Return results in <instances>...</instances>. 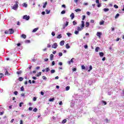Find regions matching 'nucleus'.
<instances>
[{
    "label": "nucleus",
    "instance_id": "nucleus-20",
    "mask_svg": "<svg viewBox=\"0 0 124 124\" xmlns=\"http://www.w3.org/2000/svg\"><path fill=\"white\" fill-rule=\"evenodd\" d=\"M62 34H59L57 36V38H58L59 39L62 38Z\"/></svg>",
    "mask_w": 124,
    "mask_h": 124
},
{
    "label": "nucleus",
    "instance_id": "nucleus-11",
    "mask_svg": "<svg viewBox=\"0 0 124 124\" xmlns=\"http://www.w3.org/2000/svg\"><path fill=\"white\" fill-rule=\"evenodd\" d=\"M70 17H71L72 20L74 19V17H75L74 14V13H72L71 15H70Z\"/></svg>",
    "mask_w": 124,
    "mask_h": 124
},
{
    "label": "nucleus",
    "instance_id": "nucleus-45",
    "mask_svg": "<svg viewBox=\"0 0 124 124\" xmlns=\"http://www.w3.org/2000/svg\"><path fill=\"white\" fill-rule=\"evenodd\" d=\"M14 93L15 94V95H17L18 94V92L15 91L14 92Z\"/></svg>",
    "mask_w": 124,
    "mask_h": 124
},
{
    "label": "nucleus",
    "instance_id": "nucleus-40",
    "mask_svg": "<svg viewBox=\"0 0 124 124\" xmlns=\"http://www.w3.org/2000/svg\"><path fill=\"white\" fill-rule=\"evenodd\" d=\"M42 78L44 80H47V78L44 76L42 77Z\"/></svg>",
    "mask_w": 124,
    "mask_h": 124
},
{
    "label": "nucleus",
    "instance_id": "nucleus-29",
    "mask_svg": "<svg viewBox=\"0 0 124 124\" xmlns=\"http://www.w3.org/2000/svg\"><path fill=\"white\" fill-rule=\"evenodd\" d=\"M73 25L74 26H75V25H77V22H76V21H73Z\"/></svg>",
    "mask_w": 124,
    "mask_h": 124
},
{
    "label": "nucleus",
    "instance_id": "nucleus-19",
    "mask_svg": "<svg viewBox=\"0 0 124 124\" xmlns=\"http://www.w3.org/2000/svg\"><path fill=\"white\" fill-rule=\"evenodd\" d=\"M42 73L41 72H39L37 75V77H39V76H41Z\"/></svg>",
    "mask_w": 124,
    "mask_h": 124
},
{
    "label": "nucleus",
    "instance_id": "nucleus-5",
    "mask_svg": "<svg viewBox=\"0 0 124 124\" xmlns=\"http://www.w3.org/2000/svg\"><path fill=\"white\" fill-rule=\"evenodd\" d=\"M10 34H12L14 33V30L13 29H10L9 30Z\"/></svg>",
    "mask_w": 124,
    "mask_h": 124
},
{
    "label": "nucleus",
    "instance_id": "nucleus-43",
    "mask_svg": "<svg viewBox=\"0 0 124 124\" xmlns=\"http://www.w3.org/2000/svg\"><path fill=\"white\" fill-rule=\"evenodd\" d=\"M51 34L52 36H55V35H56V33H55V32H52Z\"/></svg>",
    "mask_w": 124,
    "mask_h": 124
},
{
    "label": "nucleus",
    "instance_id": "nucleus-26",
    "mask_svg": "<svg viewBox=\"0 0 124 124\" xmlns=\"http://www.w3.org/2000/svg\"><path fill=\"white\" fill-rule=\"evenodd\" d=\"M98 50H99V47L97 46L96 47L95 51V52H98Z\"/></svg>",
    "mask_w": 124,
    "mask_h": 124
},
{
    "label": "nucleus",
    "instance_id": "nucleus-47",
    "mask_svg": "<svg viewBox=\"0 0 124 124\" xmlns=\"http://www.w3.org/2000/svg\"><path fill=\"white\" fill-rule=\"evenodd\" d=\"M26 43H30L31 42V41L29 40H27L25 41Z\"/></svg>",
    "mask_w": 124,
    "mask_h": 124
},
{
    "label": "nucleus",
    "instance_id": "nucleus-6",
    "mask_svg": "<svg viewBox=\"0 0 124 124\" xmlns=\"http://www.w3.org/2000/svg\"><path fill=\"white\" fill-rule=\"evenodd\" d=\"M58 47V44H57L56 43H54L53 45L52 46V48H54V49H56Z\"/></svg>",
    "mask_w": 124,
    "mask_h": 124
},
{
    "label": "nucleus",
    "instance_id": "nucleus-18",
    "mask_svg": "<svg viewBox=\"0 0 124 124\" xmlns=\"http://www.w3.org/2000/svg\"><path fill=\"white\" fill-rule=\"evenodd\" d=\"M90 26V23L86 22L85 24V26L86 28H88Z\"/></svg>",
    "mask_w": 124,
    "mask_h": 124
},
{
    "label": "nucleus",
    "instance_id": "nucleus-57",
    "mask_svg": "<svg viewBox=\"0 0 124 124\" xmlns=\"http://www.w3.org/2000/svg\"><path fill=\"white\" fill-rule=\"evenodd\" d=\"M47 48H50V47H51V45H50V44H47Z\"/></svg>",
    "mask_w": 124,
    "mask_h": 124
},
{
    "label": "nucleus",
    "instance_id": "nucleus-59",
    "mask_svg": "<svg viewBox=\"0 0 124 124\" xmlns=\"http://www.w3.org/2000/svg\"><path fill=\"white\" fill-rule=\"evenodd\" d=\"M62 7H63L64 8H65L66 7L65 6V5L64 4H63L62 5Z\"/></svg>",
    "mask_w": 124,
    "mask_h": 124
},
{
    "label": "nucleus",
    "instance_id": "nucleus-12",
    "mask_svg": "<svg viewBox=\"0 0 124 124\" xmlns=\"http://www.w3.org/2000/svg\"><path fill=\"white\" fill-rule=\"evenodd\" d=\"M38 31V28H35L33 30L32 32H36V31Z\"/></svg>",
    "mask_w": 124,
    "mask_h": 124
},
{
    "label": "nucleus",
    "instance_id": "nucleus-56",
    "mask_svg": "<svg viewBox=\"0 0 124 124\" xmlns=\"http://www.w3.org/2000/svg\"><path fill=\"white\" fill-rule=\"evenodd\" d=\"M33 101H36V97H33Z\"/></svg>",
    "mask_w": 124,
    "mask_h": 124
},
{
    "label": "nucleus",
    "instance_id": "nucleus-21",
    "mask_svg": "<svg viewBox=\"0 0 124 124\" xmlns=\"http://www.w3.org/2000/svg\"><path fill=\"white\" fill-rule=\"evenodd\" d=\"M66 49H69V48H70V46H69V44H67L66 45Z\"/></svg>",
    "mask_w": 124,
    "mask_h": 124
},
{
    "label": "nucleus",
    "instance_id": "nucleus-36",
    "mask_svg": "<svg viewBox=\"0 0 124 124\" xmlns=\"http://www.w3.org/2000/svg\"><path fill=\"white\" fill-rule=\"evenodd\" d=\"M81 69H86V67L84 65H81Z\"/></svg>",
    "mask_w": 124,
    "mask_h": 124
},
{
    "label": "nucleus",
    "instance_id": "nucleus-53",
    "mask_svg": "<svg viewBox=\"0 0 124 124\" xmlns=\"http://www.w3.org/2000/svg\"><path fill=\"white\" fill-rule=\"evenodd\" d=\"M59 57H62V53L60 52L59 54Z\"/></svg>",
    "mask_w": 124,
    "mask_h": 124
},
{
    "label": "nucleus",
    "instance_id": "nucleus-60",
    "mask_svg": "<svg viewBox=\"0 0 124 124\" xmlns=\"http://www.w3.org/2000/svg\"><path fill=\"white\" fill-rule=\"evenodd\" d=\"M55 80H58V79H59V76L56 77L55 78Z\"/></svg>",
    "mask_w": 124,
    "mask_h": 124
},
{
    "label": "nucleus",
    "instance_id": "nucleus-9",
    "mask_svg": "<svg viewBox=\"0 0 124 124\" xmlns=\"http://www.w3.org/2000/svg\"><path fill=\"white\" fill-rule=\"evenodd\" d=\"M105 22L104 21V20H102L99 22V25H100V26L102 25H104V23Z\"/></svg>",
    "mask_w": 124,
    "mask_h": 124
},
{
    "label": "nucleus",
    "instance_id": "nucleus-34",
    "mask_svg": "<svg viewBox=\"0 0 124 124\" xmlns=\"http://www.w3.org/2000/svg\"><path fill=\"white\" fill-rule=\"evenodd\" d=\"M16 73L18 75H20V74H22V71H17Z\"/></svg>",
    "mask_w": 124,
    "mask_h": 124
},
{
    "label": "nucleus",
    "instance_id": "nucleus-35",
    "mask_svg": "<svg viewBox=\"0 0 124 124\" xmlns=\"http://www.w3.org/2000/svg\"><path fill=\"white\" fill-rule=\"evenodd\" d=\"M50 72L51 74L55 73V72H56V71L55 70H51L50 71Z\"/></svg>",
    "mask_w": 124,
    "mask_h": 124
},
{
    "label": "nucleus",
    "instance_id": "nucleus-15",
    "mask_svg": "<svg viewBox=\"0 0 124 124\" xmlns=\"http://www.w3.org/2000/svg\"><path fill=\"white\" fill-rule=\"evenodd\" d=\"M54 100H55V98H49V101H50V102H53Z\"/></svg>",
    "mask_w": 124,
    "mask_h": 124
},
{
    "label": "nucleus",
    "instance_id": "nucleus-44",
    "mask_svg": "<svg viewBox=\"0 0 124 124\" xmlns=\"http://www.w3.org/2000/svg\"><path fill=\"white\" fill-rule=\"evenodd\" d=\"M66 34H67V35H68V36H70L71 35H72V34H71V33H66Z\"/></svg>",
    "mask_w": 124,
    "mask_h": 124
},
{
    "label": "nucleus",
    "instance_id": "nucleus-2",
    "mask_svg": "<svg viewBox=\"0 0 124 124\" xmlns=\"http://www.w3.org/2000/svg\"><path fill=\"white\" fill-rule=\"evenodd\" d=\"M14 10H17L18 9V1H16V4L12 6Z\"/></svg>",
    "mask_w": 124,
    "mask_h": 124
},
{
    "label": "nucleus",
    "instance_id": "nucleus-7",
    "mask_svg": "<svg viewBox=\"0 0 124 124\" xmlns=\"http://www.w3.org/2000/svg\"><path fill=\"white\" fill-rule=\"evenodd\" d=\"M73 60H74V58H73L72 59H71V60L70 61H68V64H70L71 63H73L74 62H73Z\"/></svg>",
    "mask_w": 124,
    "mask_h": 124
},
{
    "label": "nucleus",
    "instance_id": "nucleus-38",
    "mask_svg": "<svg viewBox=\"0 0 124 124\" xmlns=\"http://www.w3.org/2000/svg\"><path fill=\"white\" fill-rule=\"evenodd\" d=\"M21 92H24V91H25V89L24 88V87H22L20 89Z\"/></svg>",
    "mask_w": 124,
    "mask_h": 124
},
{
    "label": "nucleus",
    "instance_id": "nucleus-51",
    "mask_svg": "<svg viewBox=\"0 0 124 124\" xmlns=\"http://www.w3.org/2000/svg\"><path fill=\"white\" fill-rule=\"evenodd\" d=\"M97 7H101V4H100V3L97 4Z\"/></svg>",
    "mask_w": 124,
    "mask_h": 124
},
{
    "label": "nucleus",
    "instance_id": "nucleus-4",
    "mask_svg": "<svg viewBox=\"0 0 124 124\" xmlns=\"http://www.w3.org/2000/svg\"><path fill=\"white\" fill-rule=\"evenodd\" d=\"M96 35L99 37V38H100L101 36L102 35V33L101 32H97Z\"/></svg>",
    "mask_w": 124,
    "mask_h": 124
},
{
    "label": "nucleus",
    "instance_id": "nucleus-50",
    "mask_svg": "<svg viewBox=\"0 0 124 124\" xmlns=\"http://www.w3.org/2000/svg\"><path fill=\"white\" fill-rule=\"evenodd\" d=\"M85 18H86V16L83 15L82 16V20H85Z\"/></svg>",
    "mask_w": 124,
    "mask_h": 124
},
{
    "label": "nucleus",
    "instance_id": "nucleus-33",
    "mask_svg": "<svg viewBox=\"0 0 124 124\" xmlns=\"http://www.w3.org/2000/svg\"><path fill=\"white\" fill-rule=\"evenodd\" d=\"M5 75L9 76L10 75V74L8 73V71H6V72L5 73Z\"/></svg>",
    "mask_w": 124,
    "mask_h": 124
},
{
    "label": "nucleus",
    "instance_id": "nucleus-58",
    "mask_svg": "<svg viewBox=\"0 0 124 124\" xmlns=\"http://www.w3.org/2000/svg\"><path fill=\"white\" fill-rule=\"evenodd\" d=\"M29 111H31L32 110V108H31V107L29 108Z\"/></svg>",
    "mask_w": 124,
    "mask_h": 124
},
{
    "label": "nucleus",
    "instance_id": "nucleus-62",
    "mask_svg": "<svg viewBox=\"0 0 124 124\" xmlns=\"http://www.w3.org/2000/svg\"><path fill=\"white\" fill-rule=\"evenodd\" d=\"M96 3H99V0H96Z\"/></svg>",
    "mask_w": 124,
    "mask_h": 124
},
{
    "label": "nucleus",
    "instance_id": "nucleus-28",
    "mask_svg": "<svg viewBox=\"0 0 124 124\" xmlns=\"http://www.w3.org/2000/svg\"><path fill=\"white\" fill-rule=\"evenodd\" d=\"M75 11L76 12H79L81 11V9H76V10H75Z\"/></svg>",
    "mask_w": 124,
    "mask_h": 124
},
{
    "label": "nucleus",
    "instance_id": "nucleus-30",
    "mask_svg": "<svg viewBox=\"0 0 124 124\" xmlns=\"http://www.w3.org/2000/svg\"><path fill=\"white\" fill-rule=\"evenodd\" d=\"M46 5H47V2H46L45 3V4H44V5L43 6V8H45V7H46Z\"/></svg>",
    "mask_w": 124,
    "mask_h": 124
},
{
    "label": "nucleus",
    "instance_id": "nucleus-55",
    "mask_svg": "<svg viewBox=\"0 0 124 124\" xmlns=\"http://www.w3.org/2000/svg\"><path fill=\"white\" fill-rule=\"evenodd\" d=\"M33 111V112H36V111H37V108H34Z\"/></svg>",
    "mask_w": 124,
    "mask_h": 124
},
{
    "label": "nucleus",
    "instance_id": "nucleus-22",
    "mask_svg": "<svg viewBox=\"0 0 124 124\" xmlns=\"http://www.w3.org/2000/svg\"><path fill=\"white\" fill-rule=\"evenodd\" d=\"M21 37H22V38H24V39H25V38H26V37H27V36L23 34L21 35Z\"/></svg>",
    "mask_w": 124,
    "mask_h": 124
},
{
    "label": "nucleus",
    "instance_id": "nucleus-10",
    "mask_svg": "<svg viewBox=\"0 0 124 124\" xmlns=\"http://www.w3.org/2000/svg\"><path fill=\"white\" fill-rule=\"evenodd\" d=\"M61 46H63L64 45V41H62L60 43Z\"/></svg>",
    "mask_w": 124,
    "mask_h": 124
},
{
    "label": "nucleus",
    "instance_id": "nucleus-3",
    "mask_svg": "<svg viewBox=\"0 0 124 124\" xmlns=\"http://www.w3.org/2000/svg\"><path fill=\"white\" fill-rule=\"evenodd\" d=\"M30 16H27V15H25L23 16V19H24V20H26V21H29V20H30Z\"/></svg>",
    "mask_w": 124,
    "mask_h": 124
},
{
    "label": "nucleus",
    "instance_id": "nucleus-37",
    "mask_svg": "<svg viewBox=\"0 0 124 124\" xmlns=\"http://www.w3.org/2000/svg\"><path fill=\"white\" fill-rule=\"evenodd\" d=\"M119 16H120V14H117V15H116L115 18V19H117L118 17H119Z\"/></svg>",
    "mask_w": 124,
    "mask_h": 124
},
{
    "label": "nucleus",
    "instance_id": "nucleus-63",
    "mask_svg": "<svg viewBox=\"0 0 124 124\" xmlns=\"http://www.w3.org/2000/svg\"><path fill=\"white\" fill-rule=\"evenodd\" d=\"M20 124H23V120H20Z\"/></svg>",
    "mask_w": 124,
    "mask_h": 124
},
{
    "label": "nucleus",
    "instance_id": "nucleus-54",
    "mask_svg": "<svg viewBox=\"0 0 124 124\" xmlns=\"http://www.w3.org/2000/svg\"><path fill=\"white\" fill-rule=\"evenodd\" d=\"M86 14L88 15V16H90V15H91V13H90V12H87Z\"/></svg>",
    "mask_w": 124,
    "mask_h": 124
},
{
    "label": "nucleus",
    "instance_id": "nucleus-42",
    "mask_svg": "<svg viewBox=\"0 0 124 124\" xmlns=\"http://www.w3.org/2000/svg\"><path fill=\"white\" fill-rule=\"evenodd\" d=\"M46 14H49L50 13V11H48V10H46Z\"/></svg>",
    "mask_w": 124,
    "mask_h": 124
},
{
    "label": "nucleus",
    "instance_id": "nucleus-13",
    "mask_svg": "<svg viewBox=\"0 0 124 124\" xmlns=\"http://www.w3.org/2000/svg\"><path fill=\"white\" fill-rule=\"evenodd\" d=\"M99 54L100 57H103V56H104V53H103V52H99Z\"/></svg>",
    "mask_w": 124,
    "mask_h": 124
},
{
    "label": "nucleus",
    "instance_id": "nucleus-25",
    "mask_svg": "<svg viewBox=\"0 0 124 124\" xmlns=\"http://www.w3.org/2000/svg\"><path fill=\"white\" fill-rule=\"evenodd\" d=\"M93 69V66H92V65H90L89 67V69L88 70L89 72H90V71H91V70H92Z\"/></svg>",
    "mask_w": 124,
    "mask_h": 124
},
{
    "label": "nucleus",
    "instance_id": "nucleus-46",
    "mask_svg": "<svg viewBox=\"0 0 124 124\" xmlns=\"http://www.w3.org/2000/svg\"><path fill=\"white\" fill-rule=\"evenodd\" d=\"M23 104H24V103L21 102L19 103V107H22V105H23Z\"/></svg>",
    "mask_w": 124,
    "mask_h": 124
},
{
    "label": "nucleus",
    "instance_id": "nucleus-31",
    "mask_svg": "<svg viewBox=\"0 0 124 124\" xmlns=\"http://www.w3.org/2000/svg\"><path fill=\"white\" fill-rule=\"evenodd\" d=\"M5 34H10L9 30V31H5Z\"/></svg>",
    "mask_w": 124,
    "mask_h": 124
},
{
    "label": "nucleus",
    "instance_id": "nucleus-1",
    "mask_svg": "<svg viewBox=\"0 0 124 124\" xmlns=\"http://www.w3.org/2000/svg\"><path fill=\"white\" fill-rule=\"evenodd\" d=\"M84 27H85V21H84V20L81 21V25L80 27H78V31H82L83 30V28H84Z\"/></svg>",
    "mask_w": 124,
    "mask_h": 124
},
{
    "label": "nucleus",
    "instance_id": "nucleus-48",
    "mask_svg": "<svg viewBox=\"0 0 124 124\" xmlns=\"http://www.w3.org/2000/svg\"><path fill=\"white\" fill-rule=\"evenodd\" d=\"M45 70L46 72H48V71H49L50 70L49 69V68H46Z\"/></svg>",
    "mask_w": 124,
    "mask_h": 124
},
{
    "label": "nucleus",
    "instance_id": "nucleus-41",
    "mask_svg": "<svg viewBox=\"0 0 124 124\" xmlns=\"http://www.w3.org/2000/svg\"><path fill=\"white\" fill-rule=\"evenodd\" d=\"M61 14H65V11L63 10L61 12Z\"/></svg>",
    "mask_w": 124,
    "mask_h": 124
},
{
    "label": "nucleus",
    "instance_id": "nucleus-64",
    "mask_svg": "<svg viewBox=\"0 0 124 124\" xmlns=\"http://www.w3.org/2000/svg\"><path fill=\"white\" fill-rule=\"evenodd\" d=\"M52 65H55V62L53 61L52 62Z\"/></svg>",
    "mask_w": 124,
    "mask_h": 124
},
{
    "label": "nucleus",
    "instance_id": "nucleus-39",
    "mask_svg": "<svg viewBox=\"0 0 124 124\" xmlns=\"http://www.w3.org/2000/svg\"><path fill=\"white\" fill-rule=\"evenodd\" d=\"M2 77H3V74L0 73V78H2Z\"/></svg>",
    "mask_w": 124,
    "mask_h": 124
},
{
    "label": "nucleus",
    "instance_id": "nucleus-23",
    "mask_svg": "<svg viewBox=\"0 0 124 124\" xmlns=\"http://www.w3.org/2000/svg\"><path fill=\"white\" fill-rule=\"evenodd\" d=\"M101 102L102 104H104V105H106V104H107V103L104 101H102Z\"/></svg>",
    "mask_w": 124,
    "mask_h": 124
},
{
    "label": "nucleus",
    "instance_id": "nucleus-61",
    "mask_svg": "<svg viewBox=\"0 0 124 124\" xmlns=\"http://www.w3.org/2000/svg\"><path fill=\"white\" fill-rule=\"evenodd\" d=\"M84 48H85V49H88V45H85V46H84Z\"/></svg>",
    "mask_w": 124,
    "mask_h": 124
},
{
    "label": "nucleus",
    "instance_id": "nucleus-52",
    "mask_svg": "<svg viewBox=\"0 0 124 124\" xmlns=\"http://www.w3.org/2000/svg\"><path fill=\"white\" fill-rule=\"evenodd\" d=\"M114 7L115 8H119V6H118V5H116V4H115L114 5Z\"/></svg>",
    "mask_w": 124,
    "mask_h": 124
},
{
    "label": "nucleus",
    "instance_id": "nucleus-17",
    "mask_svg": "<svg viewBox=\"0 0 124 124\" xmlns=\"http://www.w3.org/2000/svg\"><path fill=\"white\" fill-rule=\"evenodd\" d=\"M103 10L105 12H107L109 11V9L108 8H104L103 9Z\"/></svg>",
    "mask_w": 124,
    "mask_h": 124
},
{
    "label": "nucleus",
    "instance_id": "nucleus-8",
    "mask_svg": "<svg viewBox=\"0 0 124 124\" xmlns=\"http://www.w3.org/2000/svg\"><path fill=\"white\" fill-rule=\"evenodd\" d=\"M68 22L66 21L65 25H63V29H64L65 28H66L67 26H68Z\"/></svg>",
    "mask_w": 124,
    "mask_h": 124
},
{
    "label": "nucleus",
    "instance_id": "nucleus-14",
    "mask_svg": "<svg viewBox=\"0 0 124 124\" xmlns=\"http://www.w3.org/2000/svg\"><path fill=\"white\" fill-rule=\"evenodd\" d=\"M50 61H53V58H54V55L51 54H50Z\"/></svg>",
    "mask_w": 124,
    "mask_h": 124
},
{
    "label": "nucleus",
    "instance_id": "nucleus-27",
    "mask_svg": "<svg viewBox=\"0 0 124 124\" xmlns=\"http://www.w3.org/2000/svg\"><path fill=\"white\" fill-rule=\"evenodd\" d=\"M65 89H66V91H69V90L70 89V87L67 86V87H66Z\"/></svg>",
    "mask_w": 124,
    "mask_h": 124
},
{
    "label": "nucleus",
    "instance_id": "nucleus-32",
    "mask_svg": "<svg viewBox=\"0 0 124 124\" xmlns=\"http://www.w3.org/2000/svg\"><path fill=\"white\" fill-rule=\"evenodd\" d=\"M66 119H64L62 121V124H65V123H66Z\"/></svg>",
    "mask_w": 124,
    "mask_h": 124
},
{
    "label": "nucleus",
    "instance_id": "nucleus-16",
    "mask_svg": "<svg viewBox=\"0 0 124 124\" xmlns=\"http://www.w3.org/2000/svg\"><path fill=\"white\" fill-rule=\"evenodd\" d=\"M18 80L19 81H20V82H22V81H23V80H24V78H22V77H19L18 78Z\"/></svg>",
    "mask_w": 124,
    "mask_h": 124
},
{
    "label": "nucleus",
    "instance_id": "nucleus-49",
    "mask_svg": "<svg viewBox=\"0 0 124 124\" xmlns=\"http://www.w3.org/2000/svg\"><path fill=\"white\" fill-rule=\"evenodd\" d=\"M75 34H78V33H79V31H76L75 32Z\"/></svg>",
    "mask_w": 124,
    "mask_h": 124
},
{
    "label": "nucleus",
    "instance_id": "nucleus-24",
    "mask_svg": "<svg viewBox=\"0 0 124 124\" xmlns=\"http://www.w3.org/2000/svg\"><path fill=\"white\" fill-rule=\"evenodd\" d=\"M22 6H23V7H27L28 6V4H27L26 3H24L22 4Z\"/></svg>",
    "mask_w": 124,
    "mask_h": 124
}]
</instances>
